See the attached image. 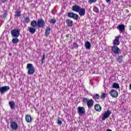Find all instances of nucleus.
I'll use <instances>...</instances> for the list:
<instances>
[{"instance_id": "obj_1", "label": "nucleus", "mask_w": 131, "mask_h": 131, "mask_svg": "<svg viewBox=\"0 0 131 131\" xmlns=\"http://www.w3.org/2000/svg\"><path fill=\"white\" fill-rule=\"evenodd\" d=\"M83 103H86L89 108H92L94 106V100L93 99H89L85 97L82 99Z\"/></svg>"}, {"instance_id": "obj_2", "label": "nucleus", "mask_w": 131, "mask_h": 131, "mask_svg": "<svg viewBox=\"0 0 131 131\" xmlns=\"http://www.w3.org/2000/svg\"><path fill=\"white\" fill-rule=\"evenodd\" d=\"M27 69L28 70V73L29 75H32L35 72V69L33 66V64L31 63H28L27 65Z\"/></svg>"}, {"instance_id": "obj_3", "label": "nucleus", "mask_w": 131, "mask_h": 131, "mask_svg": "<svg viewBox=\"0 0 131 131\" xmlns=\"http://www.w3.org/2000/svg\"><path fill=\"white\" fill-rule=\"evenodd\" d=\"M37 27L38 28H43L46 25V22L42 18H39L37 21Z\"/></svg>"}, {"instance_id": "obj_4", "label": "nucleus", "mask_w": 131, "mask_h": 131, "mask_svg": "<svg viewBox=\"0 0 131 131\" xmlns=\"http://www.w3.org/2000/svg\"><path fill=\"white\" fill-rule=\"evenodd\" d=\"M11 36L12 37H19L20 35V30L16 29H14L11 31Z\"/></svg>"}, {"instance_id": "obj_5", "label": "nucleus", "mask_w": 131, "mask_h": 131, "mask_svg": "<svg viewBox=\"0 0 131 131\" xmlns=\"http://www.w3.org/2000/svg\"><path fill=\"white\" fill-rule=\"evenodd\" d=\"M111 51L113 52V54H115V55H119V53L121 52L120 49L116 46L111 47Z\"/></svg>"}, {"instance_id": "obj_6", "label": "nucleus", "mask_w": 131, "mask_h": 131, "mask_svg": "<svg viewBox=\"0 0 131 131\" xmlns=\"http://www.w3.org/2000/svg\"><path fill=\"white\" fill-rule=\"evenodd\" d=\"M111 115V111L107 110L106 112L105 111L102 114V121H104L105 119H107Z\"/></svg>"}, {"instance_id": "obj_7", "label": "nucleus", "mask_w": 131, "mask_h": 131, "mask_svg": "<svg viewBox=\"0 0 131 131\" xmlns=\"http://www.w3.org/2000/svg\"><path fill=\"white\" fill-rule=\"evenodd\" d=\"M68 17L72 18L73 19H74V20H78V18H79V16L77 14L73 12H69L68 13Z\"/></svg>"}, {"instance_id": "obj_8", "label": "nucleus", "mask_w": 131, "mask_h": 131, "mask_svg": "<svg viewBox=\"0 0 131 131\" xmlns=\"http://www.w3.org/2000/svg\"><path fill=\"white\" fill-rule=\"evenodd\" d=\"M121 37V35H119L116 36L115 38V39L113 41V44L114 46H119L120 45V41H119V38Z\"/></svg>"}, {"instance_id": "obj_9", "label": "nucleus", "mask_w": 131, "mask_h": 131, "mask_svg": "<svg viewBox=\"0 0 131 131\" xmlns=\"http://www.w3.org/2000/svg\"><path fill=\"white\" fill-rule=\"evenodd\" d=\"M117 29L119 30L120 33H124V31H125V26L123 24L119 25L117 26Z\"/></svg>"}, {"instance_id": "obj_10", "label": "nucleus", "mask_w": 131, "mask_h": 131, "mask_svg": "<svg viewBox=\"0 0 131 131\" xmlns=\"http://www.w3.org/2000/svg\"><path fill=\"white\" fill-rule=\"evenodd\" d=\"M78 113L80 116H82L83 114H85V108L83 107L79 106L78 107Z\"/></svg>"}, {"instance_id": "obj_11", "label": "nucleus", "mask_w": 131, "mask_h": 131, "mask_svg": "<svg viewBox=\"0 0 131 131\" xmlns=\"http://www.w3.org/2000/svg\"><path fill=\"white\" fill-rule=\"evenodd\" d=\"M8 91H10V86H4L0 88V93L1 94H4L6 92H8Z\"/></svg>"}, {"instance_id": "obj_12", "label": "nucleus", "mask_w": 131, "mask_h": 131, "mask_svg": "<svg viewBox=\"0 0 131 131\" xmlns=\"http://www.w3.org/2000/svg\"><path fill=\"white\" fill-rule=\"evenodd\" d=\"M110 95L113 97V98H117V97H118V92L115 90H112L110 92Z\"/></svg>"}, {"instance_id": "obj_13", "label": "nucleus", "mask_w": 131, "mask_h": 131, "mask_svg": "<svg viewBox=\"0 0 131 131\" xmlns=\"http://www.w3.org/2000/svg\"><path fill=\"white\" fill-rule=\"evenodd\" d=\"M10 127L12 129L16 130V129H18V124H17L16 122H11L10 123Z\"/></svg>"}, {"instance_id": "obj_14", "label": "nucleus", "mask_w": 131, "mask_h": 131, "mask_svg": "<svg viewBox=\"0 0 131 131\" xmlns=\"http://www.w3.org/2000/svg\"><path fill=\"white\" fill-rule=\"evenodd\" d=\"M81 7L77 5H75L72 6V10L73 11V12H77V13H78L79 10H80V8Z\"/></svg>"}, {"instance_id": "obj_15", "label": "nucleus", "mask_w": 131, "mask_h": 131, "mask_svg": "<svg viewBox=\"0 0 131 131\" xmlns=\"http://www.w3.org/2000/svg\"><path fill=\"white\" fill-rule=\"evenodd\" d=\"M78 13H79V15L80 16V17L84 16L85 15V8H82L81 7Z\"/></svg>"}, {"instance_id": "obj_16", "label": "nucleus", "mask_w": 131, "mask_h": 131, "mask_svg": "<svg viewBox=\"0 0 131 131\" xmlns=\"http://www.w3.org/2000/svg\"><path fill=\"white\" fill-rule=\"evenodd\" d=\"M94 107L96 111H97V112H101L102 111V106L100 104H95Z\"/></svg>"}, {"instance_id": "obj_17", "label": "nucleus", "mask_w": 131, "mask_h": 131, "mask_svg": "<svg viewBox=\"0 0 131 131\" xmlns=\"http://www.w3.org/2000/svg\"><path fill=\"white\" fill-rule=\"evenodd\" d=\"M28 30L29 31L30 33H31V34H34L36 31V29L33 27H29Z\"/></svg>"}, {"instance_id": "obj_18", "label": "nucleus", "mask_w": 131, "mask_h": 131, "mask_svg": "<svg viewBox=\"0 0 131 131\" xmlns=\"http://www.w3.org/2000/svg\"><path fill=\"white\" fill-rule=\"evenodd\" d=\"M26 121L30 123V122H32V118L29 115H27L25 117Z\"/></svg>"}, {"instance_id": "obj_19", "label": "nucleus", "mask_w": 131, "mask_h": 131, "mask_svg": "<svg viewBox=\"0 0 131 131\" xmlns=\"http://www.w3.org/2000/svg\"><path fill=\"white\" fill-rule=\"evenodd\" d=\"M67 26L69 27H71L73 25V21L68 19L66 20Z\"/></svg>"}, {"instance_id": "obj_20", "label": "nucleus", "mask_w": 131, "mask_h": 131, "mask_svg": "<svg viewBox=\"0 0 131 131\" xmlns=\"http://www.w3.org/2000/svg\"><path fill=\"white\" fill-rule=\"evenodd\" d=\"M9 105L10 106V109L12 110H14V109H15V102H14V101H9Z\"/></svg>"}, {"instance_id": "obj_21", "label": "nucleus", "mask_w": 131, "mask_h": 131, "mask_svg": "<svg viewBox=\"0 0 131 131\" xmlns=\"http://www.w3.org/2000/svg\"><path fill=\"white\" fill-rule=\"evenodd\" d=\"M50 33H51V28L47 27L45 31V36L48 37V36H49L50 35Z\"/></svg>"}, {"instance_id": "obj_22", "label": "nucleus", "mask_w": 131, "mask_h": 131, "mask_svg": "<svg viewBox=\"0 0 131 131\" xmlns=\"http://www.w3.org/2000/svg\"><path fill=\"white\" fill-rule=\"evenodd\" d=\"M92 47V45H91V43L89 41H86L85 43V47L86 48V50H91V48Z\"/></svg>"}, {"instance_id": "obj_23", "label": "nucleus", "mask_w": 131, "mask_h": 131, "mask_svg": "<svg viewBox=\"0 0 131 131\" xmlns=\"http://www.w3.org/2000/svg\"><path fill=\"white\" fill-rule=\"evenodd\" d=\"M30 25L33 28H35V27L37 26V21H36V20H32L31 22Z\"/></svg>"}, {"instance_id": "obj_24", "label": "nucleus", "mask_w": 131, "mask_h": 131, "mask_svg": "<svg viewBox=\"0 0 131 131\" xmlns=\"http://www.w3.org/2000/svg\"><path fill=\"white\" fill-rule=\"evenodd\" d=\"M7 16H8V11L5 10L3 12V14L1 15V17L3 19H6V18H7Z\"/></svg>"}, {"instance_id": "obj_25", "label": "nucleus", "mask_w": 131, "mask_h": 131, "mask_svg": "<svg viewBox=\"0 0 131 131\" xmlns=\"http://www.w3.org/2000/svg\"><path fill=\"white\" fill-rule=\"evenodd\" d=\"M92 98L95 101H98V100L100 99V95L95 94L92 96Z\"/></svg>"}, {"instance_id": "obj_26", "label": "nucleus", "mask_w": 131, "mask_h": 131, "mask_svg": "<svg viewBox=\"0 0 131 131\" xmlns=\"http://www.w3.org/2000/svg\"><path fill=\"white\" fill-rule=\"evenodd\" d=\"M123 59V56L122 55L119 56L117 59V61L118 62V63H122Z\"/></svg>"}, {"instance_id": "obj_27", "label": "nucleus", "mask_w": 131, "mask_h": 131, "mask_svg": "<svg viewBox=\"0 0 131 131\" xmlns=\"http://www.w3.org/2000/svg\"><path fill=\"white\" fill-rule=\"evenodd\" d=\"M30 21V18L29 17L27 16L24 18V21H23V23H27V24H28Z\"/></svg>"}, {"instance_id": "obj_28", "label": "nucleus", "mask_w": 131, "mask_h": 131, "mask_svg": "<svg viewBox=\"0 0 131 131\" xmlns=\"http://www.w3.org/2000/svg\"><path fill=\"white\" fill-rule=\"evenodd\" d=\"M12 42L13 43L17 44L19 42V39L18 37H14L12 39Z\"/></svg>"}, {"instance_id": "obj_29", "label": "nucleus", "mask_w": 131, "mask_h": 131, "mask_svg": "<svg viewBox=\"0 0 131 131\" xmlns=\"http://www.w3.org/2000/svg\"><path fill=\"white\" fill-rule=\"evenodd\" d=\"M112 88L113 89H119V84L117 83H114L112 85Z\"/></svg>"}, {"instance_id": "obj_30", "label": "nucleus", "mask_w": 131, "mask_h": 131, "mask_svg": "<svg viewBox=\"0 0 131 131\" xmlns=\"http://www.w3.org/2000/svg\"><path fill=\"white\" fill-rule=\"evenodd\" d=\"M93 11H94L95 13H99V8L97 7V6H94L93 7Z\"/></svg>"}, {"instance_id": "obj_31", "label": "nucleus", "mask_w": 131, "mask_h": 131, "mask_svg": "<svg viewBox=\"0 0 131 131\" xmlns=\"http://www.w3.org/2000/svg\"><path fill=\"white\" fill-rule=\"evenodd\" d=\"M45 60H46V54L43 53L41 59L42 64H43V63L45 62Z\"/></svg>"}, {"instance_id": "obj_32", "label": "nucleus", "mask_w": 131, "mask_h": 131, "mask_svg": "<svg viewBox=\"0 0 131 131\" xmlns=\"http://www.w3.org/2000/svg\"><path fill=\"white\" fill-rule=\"evenodd\" d=\"M21 16V11H19L16 12V14L15 15V17H20Z\"/></svg>"}, {"instance_id": "obj_33", "label": "nucleus", "mask_w": 131, "mask_h": 131, "mask_svg": "<svg viewBox=\"0 0 131 131\" xmlns=\"http://www.w3.org/2000/svg\"><path fill=\"white\" fill-rule=\"evenodd\" d=\"M56 23V19L52 18L50 20V24H55Z\"/></svg>"}, {"instance_id": "obj_34", "label": "nucleus", "mask_w": 131, "mask_h": 131, "mask_svg": "<svg viewBox=\"0 0 131 131\" xmlns=\"http://www.w3.org/2000/svg\"><path fill=\"white\" fill-rule=\"evenodd\" d=\"M106 96H107V94L106 93H102L101 97L102 99H105L106 98Z\"/></svg>"}, {"instance_id": "obj_35", "label": "nucleus", "mask_w": 131, "mask_h": 131, "mask_svg": "<svg viewBox=\"0 0 131 131\" xmlns=\"http://www.w3.org/2000/svg\"><path fill=\"white\" fill-rule=\"evenodd\" d=\"M88 2L90 3V4H93L94 3H97V0H89Z\"/></svg>"}, {"instance_id": "obj_36", "label": "nucleus", "mask_w": 131, "mask_h": 131, "mask_svg": "<svg viewBox=\"0 0 131 131\" xmlns=\"http://www.w3.org/2000/svg\"><path fill=\"white\" fill-rule=\"evenodd\" d=\"M73 47L74 48H76V49H77V48H78V45H77V43H74Z\"/></svg>"}, {"instance_id": "obj_37", "label": "nucleus", "mask_w": 131, "mask_h": 131, "mask_svg": "<svg viewBox=\"0 0 131 131\" xmlns=\"http://www.w3.org/2000/svg\"><path fill=\"white\" fill-rule=\"evenodd\" d=\"M57 123L59 125H61V124H62V121H61L60 119H58L57 120Z\"/></svg>"}, {"instance_id": "obj_38", "label": "nucleus", "mask_w": 131, "mask_h": 131, "mask_svg": "<svg viewBox=\"0 0 131 131\" xmlns=\"http://www.w3.org/2000/svg\"><path fill=\"white\" fill-rule=\"evenodd\" d=\"M8 1L9 0H1L2 3H7V2H8Z\"/></svg>"}, {"instance_id": "obj_39", "label": "nucleus", "mask_w": 131, "mask_h": 131, "mask_svg": "<svg viewBox=\"0 0 131 131\" xmlns=\"http://www.w3.org/2000/svg\"><path fill=\"white\" fill-rule=\"evenodd\" d=\"M106 3H107V4L110 3V2H111V0H105Z\"/></svg>"}, {"instance_id": "obj_40", "label": "nucleus", "mask_w": 131, "mask_h": 131, "mask_svg": "<svg viewBox=\"0 0 131 131\" xmlns=\"http://www.w3.org/2000/svg\"><path fill=\"white\" fill-rule=\"evenodd\" d=\"M106 131H112L111 129H106Z\"/></svg>"}, {"instance_id": "obj_41", "label": "nucleus", "mask_w": 131, "mask_h": 131, "mask_svg": "<svg viewBox=\"0 0 131 131\" xmlns=\"http://www.w3.org/2000/svg\"><path fill=\"white\" fill-rule=\"evenodd\" d=\"M129 90H131V83L129 84Z\"/></svg>"}, {"instance_id": "obj_42", "label": "nucleus", "mask_w": 131, "mask_h": 131, "mask_svg": "<svg viewBox=\"0 0 131 131\" xmlns=\"http://www.w3.org/2000/svg\"><path fill=\"white\" fill-rule=\"evenodd\" d=\"M129 30H131V25L129 27Z\"/></svg>"}, {"instance_id": "obj_43", "label": "nucleus", "mask_w": 131, "mask_h": 131, "mask_svg": "<svg viewBox=\"0 0 131 131\" xmlns=\"http://www.w3.org/2000/svg\"><path fill=\"white\" fill-rule=\"evenodd\" d=\"M90 84H91L92 85V81H91V80H90Z\"/></svg>"}, {"instance_id": "obj_44", "label": "nucleus", "mask_w": 131, "mask_h": 131, "mask_svg": "<svg viewBox=\"0 0 131 131\" xmlns=\"http://www.w3.org/2000/svg\"><path fill=\"white\" fill-rule=\"evenodd\" d=\"M9 56H12V54L11 53H9Z\"/></svg>"}]
</instances>
